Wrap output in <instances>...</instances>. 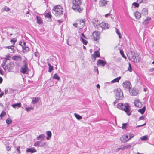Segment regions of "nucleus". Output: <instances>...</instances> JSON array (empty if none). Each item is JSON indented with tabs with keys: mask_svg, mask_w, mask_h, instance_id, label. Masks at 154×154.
I'll use <instances>...</instances> for the list:
<instances>
[{
	"mask_svg": "<svg viewBox=\"0 0 154 154\" xmlns=\"http://www.w3.org/2000/svg\"><path fill=\"white\" fill-rule=\"evenodd\" d=\"M128 59L132 61L137 63L139 62V60H137L136 58L137 54L131 51L128 53Z\"/></svg>",
	"mask_w": 154,
	"mask_h": 154,
	"instance_id": "39448f33",
	"label": "nucleus"
},
{
	"mask_svg": "<svg viewBox=\"0 0 154 154\" xmlns=\"http://www.w3.org/2000/svg\"><path fill=\"white\" fill-rule=\"evenodd\" d=\"M94 72L97 73V75H98L99 73V71L97 67L96 66H94Z\"/></svg>",
	"mask_w": 154,
	"mask_h": 154,
	"instance_id": "c03bdc74",
	"label": "nucleus"
},
{
	"mask_svg": "<svg viewBox=\"0 0 154 154\" xmlns=\"http://www.w3.org/2000/svg\"><path fill=\"white\" fill-rule=\"evenodd\" d=\"M52 13L56 16L62 15L63 13V8L60 5H56L53 7Z\"/></svg>",
	"mask_w": 154,
	"mask_h": 154,
	"instance_id": "20e7f679",
	"label": "nucleus"
},
{
	"mask_svg": "<svg viewBox=\"0 0 154 154\" xmlns=\"http://www.w3.org/2000/svg\"><path fill=\"white\" fill-rule=\"evenodd\" d=\"M37 23L38 24H41L42 23V21L41 18L38 16H36Z\"/></svg>",
	"mask_w": 154,
	"mask_h": 154,
	"instance_id": "c85d7f7f",
	"label": "nucleus"
},
{
	"mask_svg": "<svg viewBox=\"0 0 154 154\" xmlns=\"http://www.w3.org/2000/svg\"><path fill=\"white\" fill-rule=\"evenodd\" d=\"M108 1L105 0H100V1L99 4L101 6H103L107 4V2Z\"/></svg>",
	"mask_w": 154,
	"mask_h": 154,
	"instance_id": "412c9836",
	"label": "nucleus"
},
{
	"mask_svg": "<svg viewBox=\"0 0 154 154\" xmlns=\"http://www.w3.org/2000/svg\"><path fill=\"white\" fill-rule=\"evenodd\" d=\"M23 62L24 64L23 66L20 69V72L23 73L27 74L28 72L27 71L28 69V68L27 66V64L26 60H24Z\"/></svg>",
	"mask_w": 154,
	"mask_h": 154,
	"instance_id": "6e6552de",
	"label": "nucleus"
},
{
	"mask_svg": "<svg viewBox=\"0 0 154 154\" xmlns=\"http://www.w3.org/2000/svg\"><path fill=\"white\" fill-rule=\"evenodd\" d=\"M46 134L47 135L46 139L47 140H49L52 135V133L51 132L49 131H48L46 132Z\"/></svg>",
	"mask_w": 154,
	"mask_h": 154,
	"instance_id": "b1692460",
	"label": "nucleus"
},
{
	"mask_svg": "<svg viewBox=\"0 0 154 154\" xmlns=\"http://www.w3.org/2000/svg\"><path fill=\"white\" fill-rule=\"evenodd\" d=\"M7 60L6 59H4L3 60V62L1 64V66L3 67V68L4 69V68L5 67V66L7 65L6 63L7 62Z\"/></svg>",
	"mask_w": 154,
	"mask_h": 154,
	"instance_id": "4c0bfd02",
	"label": "nucleus"
},
{
	"mask_svg": "<svg viewBox=\"0 0 154 154\" xmlns=\"http://www.w3.org/2000/svg\"><path fill=\"white\" fill-rule=\"evenodd\" d=\"M115 97L116 100L113 103L114 105L118 103L119 100H122L124 97L123 93L121 89H118L115 91Z\"/></svg>",
	"mask_w": 154,
	"mask_h": 154,
	"instance_id": "7ed1b4c3",
	"label": "nucleus"
},
{
	"mask_svg": "<svg viewBox=\"0 0 154 154\" xmlns=\"http://www.w3.org/2000/svg\"><path fill=\"white\" fill-rule=\"evenodd\" d=\"M26 152H31L32 153L36 152L37 150L36 149L33 148H28L26 150Z\"/></svg>",
	"mask_w": 154,
	"mask_h": 154,
	"instance_id": "aec40b11",
	"label": "nucleus"
},
{
	"mask_svg": "<svg viewBox=\"0 0 154 154\" xmlns=\"http://www.w3.org/2000/svg\"><path fill=\"white\" fill-rule=\"evenodd\" d=\"M6 114V113L4 111H2V113H1L0 115V116L1 118H2L4 116H5Z\"/></svg>",
	"mask_w": 154,
	"mask_h": 154,
	"instance_id": "de8ad7c7",
	"label": "nucleus"
},
{
	"mask_svg": "<svg viewBox=\"0 0 154 154\" xmlns=\"http://www.w3.org/2000/svg\"><path fill=\"white\" fill-rule=\"evenodd\" d=\"M154 71V67L153 68H151L149 70V71L150 72H152Z\"/></svg>",
	"mask_w": 154,
	"mask_h": 154,
	"instance_id": "774afa93",
	"label": "nucleus"
},
{
	"mask_svg": "<svg viewBox=\"0 0 154 154\" xmlns=\"http://www.w3.org/2000/svg\"><path fill=\"white\" fill-rule=\"evenodd\" d=\"M146 107L144 106L142 108L138 110V111L139 112L141 113L142 114H143L145 111L146 110Z\"/></svg>",
	"mask_w": 154,
	"mask_h": 154,
	"instance_id": "cd10ccee",
	"label": "nucleus"
},
{
	"mask_svg": "<svg viewBox=\"0 0 154 154\" xmlns=\"http://www.w3.org/2000/svg\"><path fill=\"white\" fill-rule=\"evenodd\" d=\"M108 16H112V14H111L110 13H109L107 14H106L105 15V17H108Z\"/></svg>",
	"mask_w": 154,
	"mask_h": 154,
	"instance_id": "0e129e2a",
	"label": "nucleus"
},
{
	"mask_svg": "<svg viewBox=\"0 0 154 154\" xmlns=\"http://www.w3.org/2000/svg\"><path fill=\"white\" fill-rule=\"evenodd\" d=\"M128 69L130 72H131L132 71L131 65L130 63H129V66L128 68Z\"/></svg>",
	"mask_w": 154,
	"mask_h": 154,
	"instance_id": "8fccbe9b",
	"label": "nucleus"
},
{
	"mask_svg": "<svg viewBox=\"0 0 154 154\" xmlns=\"http://www.w3.org/2000/svg\"><path fill=\"white\" fill-rule=\"evenodd\" d=\"M93 57L95 58V60L96 57H100V54L99 52L98 51H95L94 53V54H92Z\"/></svg>",
	"mask_w": 154,
	"mask_h": 154,
	"instance_id": "6ab92c4d",
	"label": "nucleus"
},
{
	"mask_svg": "<svg viewBox=\"0 0 154 154\" xmlns=\"http://www.w3.org/2000/svg\"><path fill=\"white\" fill-rule=\"evenodd\" d=\"M81 36H82V38H85L86 39H87V38L86 37V36H85L84 34L83 33H82V34H81Z\"/></svg>",
	"mask_w": 154,
	"mask_h": 154,
	"instance_id": "e2e57ef3",
	"label": "nucleus"
},
{
	"mask_svg": "<svg viewBox=\"0 0 154 154\" xmlns=\"http://www.w3.org/2000/svg\"><path fill=\"white\" fill-rule=\"evenodd\" d=\"M71 2L72 5V9L75 12L81 13L82 11L83 8L81 6L82 0H71Z\"/></svg>",
	"mask_w": 154,
	"mask_h": 154,
	"instance_id": "f257e3e1",
	"label": "nucleus"
},
{
	"mask_svg": "<svg viewBox=\"0 0 154 154\" xmlns=\"http://www.w3.org/2000/svg\"><path fill=\"white\" fill-rule=\"evenodd\" d=\"M12 121L9 118H8L6 120V123L7 124L9 125L11 123Z\"/></svg>",
	"mask_w": 154,
	"mask_h": 154,
	"instance_id": "a19ab883",
	"label": "nucleus"
},
{
	"mask_svg": "<svg viewBox=\"0 0 154 154\" xmlns=\"http://www.w3.org/2000/svg\"><path fill=\"white\" fill-rule=\"evenodd\" d=\"M107 63L106 61H103L101 59H99L97 61V65H101L103 67H104V66Z\"/></svg>",
	"mask_w": 154,
	"mask_h": 154,
	"instance_id": "4468645a",
	"label": "nucleus"
},
{
	"mask_svg": "<svg viewBox=\"0 0 154 154\" xmlns=\"http://www.w3.org/2000/svg\"><path fill=\"white\" fill-rule=\"evenodd\" d=\"M117 107L119 109L124 111L127 115L129 116L131 115L130 107L128 103L123 104L122 103H119L117 105Z\"/></svg>",
	"mask_w": 154,
	"mask_h": 154,
	"instance_id": "f03ea898",
	"label": "nucleus"
},
{
	"mask_svg": "<svg viewBox=\"0 0 154 154\" xmlns=\"http://www.w3.org/2000/svg\"><path fill=\"white\" fill-rule=\"evenodd\" d=\"M78 25H79V29L83 28L85 25V22L83 20H78Z\"/></svg>",
	"mask_w": 154,
	"mask_h": 154,
	"instance_id": "2eb2a0df",
	"label": "nucleus"
},
{
	"mask_svg": "<svg viewBox=\"0 0 154 154\" xmlns=\"http://www.w3.org/2000/svg\"><path fill=\"white\" fill-rule=\"evenodd\" d=\"M92 23L95 27L97 29L99 28V26L100 23L98 22V19L97 18H94L92 21Z\"/></svg>",
	"mask_w": 154,
	"mask_h": 154,
	"instance_id": "9b49d317",
	"label": "nucleus"
},
{
	"mask_svg": "<svg viewBox=\"0 0 154 154\" xmlns=\"http://www.w3.org/2000/svg\"><path fill=\"white\" fill-rule=\"evenodd\" d=\"M141 13L143 15L146 16L148 14V9L147 8H143L142 10Z\"/></svg>",
	"mask_w": 154,
	"mask_h": 154,
	"instance_id": "393cba45",
	"label": "nucleus"
},
{
	"mask_svg": "<svg viewBox=\"0 0 154 154\" xmlns=\"http://www.w3.org/2000/svg\"><path fill=\"white\" fill-rule=\"evenodd\" d=\"M144 118H145V117L144 116H142L139 118V120H143Z\"/></svg>",
	"mask_w": 154,
	"mask_h": 154,
	"instance_id": "052dcab7",
	"label": "nucleus"
},
{
	"mask_svg": "<svg viewBox=\"0 0 154 154\" xmlns=\"http://www.w3.org/2000/svg\"><path fill=\"white\" fill-rule=\"evenodd\" d=\"M134 103L135 106L136 107H140L142 106V105L141 103L140 102V100L139 99L136 100L135 102H134Z\"/></svg>",
	"mask_w": 154,
	"mask_h": 154,
	"instance_id": "dca6fc26",
	"label": "nucleus"
},
{
	"mask_svg": "<svg viewBox=\"0 0 154 154\" xmlns=\"http://www.w3.org/2000/svg\"><path fill=\"white\" fill-rule=\"evenodd\" d=\"M137 2L139 3H145L147 2V0H137Z\"/></svg>",
	"mask_w": 154,
	"mask_h": 154,
	"instance_id": "09e8293b",
	"label": "nucleus"
},
{
	"mask_svg": "<svg viewBox=\"0 0 154 154\" xmlns=\"http://www.w3.org/2000/svg\"><path fill=\"white\" fill-rule=\"evenodd\" d=\"M121 78V77H119L116 78H115L111 81V83H113L115 82H118Z\"/></svg>",
	"mask_w": 154,
	"mask_h": 154,
	"instance_id": "7c9ffc66",
	"label": "nucleus"
},
{
	"mask_svg": "<svg viewBox=\"0 0 154 154\" xmlns=\"http://www.w3.org/2000/svg\"><path fill=\"white\" fill-rule=\"evenodd\" d=\"M123 86L124 88L126 90H129L131 87V85L130 82L128 81H125L123 83Z\"/></svg>",
	"mask_w": 154,
	"mask_h": 154,
	"instance_id": "1a4fd4ad",
	"label": "nucleus"
},
{
	"mask_svg": "<svg viewBox=\"0 0 154 154\" xmlns=\"http://www.w3.org/2000/svg\"><path fill=\"white\" fill-rule=\"evenodd\" d=\"M14 67V63L12 62H10L4 68V69L5 71L8 70V72H11Z\"/></svg>",
	"mask_w": 154,
	"mask_h": 154,
	"instance_id": "423d86ee",
	"label": "nucleus"
},
{
	"mask_svg": "<svg viewBox=\"0 0 154 154\" xmlns=\"http://www.w3.org/2000/svg\"><path fill=\"white\" fill-rule=\"evenodd\" d=\"M109 26L108 23L103 22L100 23L99 26V28H102V30L107 29H109Z\"/></svg>",
	"mask_w": 154,
	"mask_h": 154,
	"instance_id": "9d476101",
	"label": "nucleus"
},
{
	"mask_svg": "<svg viewBox=\"0 0 154 154\" xmlns=\"http://www.w3.org/2000/svg\"><path fill=\"white\" fill-rule=\"evenodd\" d=\"M23 44L22 45V48H24V47H25L26 46V43L25 42H24V41H23Z\"/></svg>",
	"mask_w": 154,
	"mask_h": 154,
	"instance_id": "bf43d9fd",
	"label": "nucleus"
},
{
	"mask_svg": "<svg viewBox=\"0 0 154 154\" xmlns=\"http://www.w3.org/2000/svg\"><path fill=\"white\" fill-rule=\"evenodd\" d=\"M132 5L135 7V8H137L139 6V4L138 3L134 2L132 4Z\"/></svg>",
	"mask_w": 154,
	"mask_h": 154,
	"instance_id": "a18cd8bd",
	"label": "nucleus"
},
{
	"mask_svg": "<svg viewBox=\"0 0 154 154\" xmlns=\"http://www.w3.org/2000/svg\"><path fill=\"white\" fill-rule=\"evenodd\" d=\"M20 146H17L16 147V151L17 152V153L18 154H19L21 152H20Z\"/></svg>",
	"mask_w": 154,
	"mask_h": 154,
	"instance_id": "603ef678",
	"label": "nucleus"
},
{
	"mask_svg": "<svg viewBox=\"0 0 154 154\" xmlns=\"http://www.w3.org/2000/svg\"><path fill=\"white\" fill-rule=\"evenodd\" d=\"M100 33L97 31H94L92 34L93 40L96 42H99V39L100 38Z\"/></svg>",
	"mask_w": 154,
	"mask_h": 154,
	"instance_id": "0eeeda50",
	"label": "nucleus"
},
{
	"mask_svg": "<svg viewBox=\"0 0 154 154\" xmlns=\"http://www.w3.org/2000/svg\"><path fill=\"white\" fill-rule=\"evenodd\" d=\"M131 146V145L130 144L126 145L122 147V150H124L125 149H127L128 148H130Z\"/></svg>",
	"mask_w": 154,
	"mask_h": 154,
	"instance_id": "58836bf2",
	"label": "nucleus"
},
{
	"mask_svg": "<svg viewBox=\"0 0 154 154\" xmlns=\"http://www.w3.org/2000/svg\"><path fill=\"white\" fill-rule=\"evenodd\" d=\"M134 15L136 19L139 20L141 17V14L138 11H137L134 13Z\"/></svg>",
	"mask_w": 154,
	"mask_h": 154,
	"instance_id": "a211bd4d",
	"label": "nucleus"
},
{
	"mask_svg": "<svg viewBox=\"0 0 154 154\" xmlns=\"http://www.w3.org/2000/svg\"><path fill=\"white\" fill-rule=\"evenodd\" d=\"M53 78L54 79L57 80L58 81H59L60 80V78L57 75L56 73L55 74L54 76H53Z\"/></svg>",
	"mask_w": 154,
	"mask_h": 154,
	"instance_id": "c9c22d12",
	"label": "nucleus"
},
{
	"mask_svg": "<svg viewBox=\"0 0 154 154\" xmlns=\"http://www.w3.org/2000/svg\"><path fill=\"white\" fill-rule=\"evenodd\" d=\"M48 72H51L53 70V66L51 65L49 63L48 64Z\"/></svg>",
	"mask_w": 154,
	"mask_h": 154,
	"instance_id": "2f4dec72",
	"label": "nucleus"
},
{
	"mask_svg": "<svg viewBox=\"0 0 154 154\" xmlns=\"http://www.w3.org/2000/svg\"><path fill=\"white\" fill-rule=\"evenodd\" d=\"M80 39H81L82 42L84 44L86 45L87 44L88 42L87 40L84 39L82 38V36L80 37Z\"/></svg>",
	"mask_w": 154,
	"mask_h": 154,
	"instance_id": "72a5a7b5",
	"label": "nucleus"
},
{
	"mask_svg": "<svg viewBox=\"0 0 154 154\" xmlns=\"http://www.w3.org/2000/svg\"><path fill=\"white\" fill-rule=\"evenodd\" d=\"M3 9L4 11H10V8H9L8 7H5L4 8H3Z\"/></svg>",
	"mask_w": 154,
	"mask_h": 154,
	"instance_id": "6e6d98bb",
	"label": "nucleus"
},
{
	"mask_svg": "<svg viewBox=\"0 0 154 154\" xmlns=\"http://www.w3.org/2000/svg\"><path fill=\"white\" fill-rule=\"evenodd\" d=\"M120 52L122 56V57L125 59H126L127 58L126 56L124 55V52L122 50H120Z\"/></svg>",
	"mask_w": 154,
	"mask_h": 154,
	"instance_id": "79ce46f5",
	"label": "nucleus"
},
{
	"mask_svg": "<svg viewBox=\"0 0 154 154\" xmlns=\"http://www.w3.org/2000/svg\"><path fill=\"white\" fill-rule=\"evenodd\" d=\"M116 33L118 35L119 38L121 39L122 38V36L121 35L120 33L119 30H118L116 28Z\"/></svg>",
	"mask_w": 154,
	"mask_h": 154,
	"instance_id": "37998d69",
	"label": "nucleus"
},
{
	"mask_svg": "<svg viewBox=\"0 0 154 154\" xmlns=\"http://www.w3.org/2000/svg\"><path fill=\"white\" fill-rule=\"evenodd\" d=\"M130 94L132 96H136L138 94V89L133 88L129 90Z\"/></svg>",
	"mask_w": 154,
	"mask_h": 154,
	"instance_id": "f8f14e48",
	"label": "nucleus"
},
{
	"mask_svg": "<svg viewBox=\"0 0 154 154\" xmlns=\"http://www.w3.org/2000/svg\"><path fill=\"white\" fill-rule=\"evenodd\" d=\"M6 148L7 151H9L10 150L11 148L8 146L6 145Z\"/></svg>",
	"mask_w": 154,
	"mask_h": 154,
	"instance_id": "680f3d73",
	"label": "nucleus"
},
{
	"mask_svg": "<svg viewBox=\"0 0 154 154\" xmlns=\"http://www.w3.org/2000/svg\"><path fill=\"white\" fill-rule=\"evenodd\" d=\"M6 48H8V49H10L12 50H13L14 51V46L13 45L7 46L6 47Z\"/></svg>",
	"mask_w": 154,
	"mask_h": 154,
	"instance_id": "864d4df0",
	"label": "nucleus"
},
{
	"mask_svg": "<svg viewBox=\"0 0 154 154\" xmlns=\"http://www.w3.org/2000/svg\"><path fill=\"white\" fill-rule=\"evenodd\" d=\"M146 125V123H144V124H143V125H138L137 126H136V128H137V127H141V126H143L145 125Z\"/></svg>",
	"mask_w": 154,
	"mask_h": 154,
	"instance_id": "69168bd1",
	"label": "nucleus"
},
{
	"mask_svg": "<svg viewBox=\"0 0 154 154\" xmlns=\"http://www.w3.org/2000/svg\"><path fill=\"white\" fill-rule=\"evenodd\" d=\"M17 41V39L16 38H14L13 39H11L10 40L11 42L13 43V44L14 45L15 44V42Z\"/></svg>",
	"mask_w": 154,
	"mask_h": 154,
	"instance_id": "3c124183",
	"label": "nucleus"
},
{
	"mask_svg": "<svg viewBox=\"0 0 154 154\" xmlns=\"http://www.w3.org/2000/svg\"><path fill=\"white\" fill-rule=\"evenodd\" d=\"M44 16L45 17L48 18L50 19H51L52 17L51 14L49 12L45 13Z\"/></svg>",
	"mask_w": 154,
	"mask_h": 154,
	"instance_id": "473e14b6",
	"label": "nucleus"
},
{
	"mask_svg": "<svg viewBox=\"0 0 154 154\" xmlns=\"http://www.w3.org/2000/svg\"><path fill=\"white\" fill-rule=\"evenodd\" d=\"M10 57V56L9 54L6 55L5 58L4 59H5L6 60H9Z\"/></svg>",
	"mask_w": 154,
	"mask_h": 154,
	"instance_id": "4d7b16f0",
	"label": "nucleus"
},
{
	"mask_svg": "<svg viewBox=\"0 0 154 154\" xmlns=\"http://www.w3.org/2000/svg\"><path fill=\"white\" fill-rule=\"evenodd\" d=\"M46 142L42 143H41V144L40 146V147H43L45 145H46Z\"/></svg>",
	"mask_w": 154,
	"mask_h": 154,
	"instance_id": "13d9d810",
	"label": "nucleus"
},
{
	"mask_svg": "<svg viewBox=\"0 0 154 154\" xmlns=\"http://www.w3.org/2000/svg\"><path fill=\"white\" fill-rule=\"evenodd\" d=\"M128 135H124L122 136L120 138V140L123 143H125L127 142L129 140Z\"/></svg>",
	"mask_w": 154,
	"mask_h": 154,
	"instance_id": "ddd939ff",
	"label": "nucleus"
},
{
	"mask_svg": "<svg viewBox=\"0 0 154 154\" xmlns=\"http://www.w3.org/2000/svg\"><path fill=\"white\" fill-rule=\"evenodd\" d=\"M74 116L75 117L78 119L80 120L82 118V117L80 115L76 113H74Z\"/></svg>",
	"mask_w": 154,
	"mask_h": 154,
	"instance_id": "ea45409f",
	"label": "nucleus"
},
{
	"mask_svg": "<svg viewBox=\"0 0 154 154\" xmlns=\"http://www.w3.org/2000/svg\"><path fill=\"white\" fill-rule=\"evenodd\" d=\"M12 58L13 60L18 61L19 60L21 61V57L20 56L14 55L12 57Z\"/></svg>",
	"mask_w": 154,
	"mask_h": 154,
	"instance_id": "f3484780",
	"label": "nucleus"
},
{
	"mask_svg": "<svg viewBox=\"0 0 154 154\" xmlns=\"http://www.w3.org/2000/svg\"><path fill=\"white\" fill-rule=\"evenodd\" d=\"M12 106L14 108H15L16 107L19 108L21 107V103H17L14 104L12 105Z\"/></svg>",
	"mask_w": 154,
	"mask_h": 154,
	"instance_id": "a878e982",
	"label": "nucleus"
},
{
	"mask_svg": "<svg viewBox=\"0 0 154 154\" xmlns=\"http://www.w3.org/2000/svg\"><path fill=\"white\" fill-rule=\"evenodd\" d=\"M140 139L142 141H145L149 140V137L148 135H145L141 137Z\"/></svg>",
	"mask_w": 154,
	"mask_h": 154,
	"instance_id": "bb28decb",
	"label": "nucleus"
},
{
	"mask_svg": "<svg viewBox=\"0 0 154 154\" xmlns=\"http://www.w3.org/2000/svg\"><path fill=\"white\" fill-rule=\"evenodd\" d=\"M33 108L32 107H26L25 108V110L27 111V112H29L30 110L32 109H33Z\"/></svg>",
	"mask_w": 154,
	"mask_h": 154,
	"instance_id": "5fc2aeb1",
	"label": "nucleus"
},
{
	"mask_svg": "<svg viewBox=\"0 0 154 154\" xmlns=\"http://www.w3.org/2000/svg\"><path fill=\"white\" fill-rule=\"evenodd\" d=\"M45 137V136L44 134H41L37 137L36 139L37 140H39L40 139H43Z\"/></svg>",
	"mask_w": 154,
	"mask_h": 154,
	"instance_id": "c756f323",
	"label": "nucleus"
},
{
	"mask_svg": "<svg viewBox=\"0 0 154 154\" xmlns=\"http://www.w3.org/2000/svg\"><path fill=\"white\" fill-rule=\"evenodd\" d=\"M39 101V98L38 97H33L32 98V103L33 104H34L37 103H38Z\"/></svg>",
	"mask_w": 154,
	"mask_h": 154,
	"instance_id": "5701e85b",
	"label": "nucleus"
},
{
	"mask_svg": "<svg viewBox=\"0 0 154 154\" xmlns=\"http://www.w3.org/2000/svg\"><path fill=\"white\" fill-rule=\"evenodd\" d=\"M41 141H37L34 143V146H40Z\"/></svg>",
	"mask_w": 154,
	"mask_h": 154,
	"instance_id": "e433bc0d",
	"label": "nucleus"
},
{
	"mask_svg": "<svg viewBox=\"0 0 154 154\" xmlns=\"http://www.w3.org/2000/svg\"><path fill=\"white\" fill-rule=\"evenodd\" d=\"M128 125L127 123H124L122 124V128L123 129H125L126 128L127 125Z\"/></svg>",
	"mask_w": 154,
	"mask_h": 154,
	"instance_id": "49530a36",
	"label": "nucleus"
},
{
	"mask_svg": "<svg viewBox=\"0 0 154 154\" xmlns=\"http://www.w3.org/2000/svg\"><path fill=\"white\" fill-rule=\"evenodd\" d=\"M151 18L149 17H147L146 19L144 20V21L143 22V24L144 25H146L147 24L149 21L151 20Z\"/></svg>",
	"mask_w": 154,
	"mask_h": 154,
	"instance_id": "4be33fe9",
	"label": "nucleus"
},
{
	"mask_svg": "<svg viewBox=\"0 0 154 154\" xmlns=\"http://www.w3.org/2000/svg\"><path fill=\"white\" fill-rule=\"evenodd\" d=\"M0 74L2 75H3V71L0 68Z\"/></svg>",
	"mask_w": 154,
	"mask_h": 154,
	"instance_id": "338daca9",
	"label": "nucleus"
},
{
	"mask_svg": "<svg viewBox=\"0 0 154 154\" xmlns=\"http://www.w3.org/2000/svg\"><path fill=\"white\" fill-rule=\"evenodd\" d=\"M23 51V52L24 53H25L26 52H27L29 50V48L27 46H26L25 47H24V48H22Z\"/></svg>",
	"mask_w": 154,
	"mask_h": 154,
	"instance_id": "f704fd0d",
	"label": "nucleus"
}]
</instances>
